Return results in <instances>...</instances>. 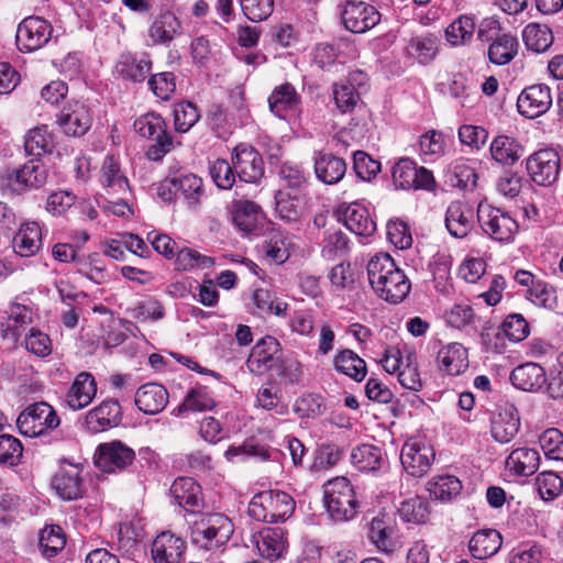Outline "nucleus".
<instances>
[{
    "label": "nucleus",
    "instance_id": "6ab92c4d",
    "mask_svg": "<svg viewBox=\"0 0 563 563\" xmlns=\"http://www.w3.org/2000/svg\"><path fill=\"white\" fill-rule=\"evenodd\" d=\"M80 473L78 465L63 464L52 478V488L65 500L79 498L82 493Z\"/></svg>",
    "mask_w": 563,
    "mask_h": 563
},
{
    "label": "nucleus",
    "instance_id": "8fccbe9b",
    "mask_svg": "<svg viewBox=\"0 0 563 563\" xmlns=\"http://www.w3.org/2000/svg\"><path fill=\"white\" fill-rule=\"evenodd\" d=\"M24 147L27 154L34 156L49 152L53 147V135L47 126L42 125L30 130L25 136Z\"/></svg>",
    "mask_w": 563,
    "mask_h": 563
},
{
    "label": "nucleus",
    "instance_id": "864d4df0",
    "mask_svg": "<svg viewBox=\"0 0 563 563\" xmlns=\"http://www.w3.org/2000/svg\"><path fill=\"white\" fill-rule=\"evenodd\" d=\"M474 31V19L462 15L446 27L445 36L452 45H462L473 36Z\"/></svg>",
    "mask_w": 563,
    "mask_h": 563
},
{
    "label": "nucleus",
    "instance_id": "412c9836",
    "mask_svg": "<svg viewBox=\"0 0 563 563\" xmlns=\"http://www.w3.org/2000/svg\"><path fill=\"white\" fill-rule=\"evenodd\" d=\"M260 554L269 561H276L284 556L287 550L286 532L283 528H264L255 540Z\"/></svg>",
    "mask_w": 563,
    "mask_h": 563
},
{
    "label": "nucleus",
    "instance_id": "c03bdc74",
    "mask_svg": "<svg viewBox=\"0 0 563 563\" xmlns=\"http://www.w3.org/2000/svg\"><path fill=\"white\" fill-rule=\"evenodd\" d=\"M430 496L437 500L448 501L457 496L462 489L461 481L453 475H440L427 484Z\"/></svg>",
    "mask_w": 563,
    "mask_h": 563
},
{
    "label": "nucleus",
    "instance_id": "603ef678",
    "mask_svg": "<svg viewBox=\"0 0 563 563\" xmlns=\"http://www.w3.org/2000/svg\"><path fill=\"white\" fill-rule=\"evenodd\" d=\"M177 192H180L189 206H197L203 194L202 179L194 174L175 178Z\"/></svg>",
    "mask_w": 563,
    "mask_h": 563
},
{
    "label": "nucleus",
    "instance_id": "a18cd8bd",
    "mask_svg": "<svg viewBox=\"0 0 563 563\" xmlns=\"http://www.w3.org/2000/svg\"><path fill=\"white\" fill-rule=\"evenodd\" d=\"M42 554L48 559L54 558L66 544L65 534L59 526H47L40 533L38 540Z\"/></svg>",
    "mask_w": 563,
    "mask_h": 563
},
{
    "label": "nucleus",
    "instance_id": "680f3d73",
    "mask_svg": "<svg viewBox=\"0 0 563 563\" xmlns=\"http://www.w3.org/2000/svg\"><path fill=\"white\" fill-rule=\"evenodd\" d=\"M243 14L252 22L266 20L274 10V0H240Z\"/></svg>",
    "mask_w": 563,
    "mask_h": 563
},
{
    "label": "nucleus",
    "instance_id": "f257e3e1",
    "mask_svg": "<svg viewBox=\"0 0 563 563\" xmlns=\"http://www.w3.org/2000/svg\"><path fill=\"white\" fill-rule=\"evenodd\" d=\"M231 520L218 512L201 514L190 521L191 542L206 550L225 544L233 534Z\"/></svg>",
    "mask_w": 563,
    "mask_h": 563
},
{
    "label": "nucleus",
    "instance_id": "4be33fe9",
    "mask_svg": "<svg viewBox=\"0 0 563 563\" xmlns=\"http://www.w3.org/2000/svg\"><path fill=\"white\" fill-rule=\"evenodd\" d=\"M120 421V406L114 400L102 401L85 417V427L89 432H102Z\"/></svg>",
    "mask_w": 563,
    "mask_h": 563
},
{
    "label": "nucleus",
    "instance_id": "e2e57ef3",
    "mask_svg": "<svg viewBox=\"0 0 563 563\" xmlns=\"http://www.w3.org/2000/svg\"><path fill=\"white\" fill-rule=\"evenodd\" d=\"M23 446L19 439L10 434L0 435V463L14 466L19 464Z\"/></svg>",
    "mask_w": 563,
    "mask_h": 563
},
{
    "label": "nucleus",
    "instance_id": "6e6d98bb",
    "mask_svg": "<svg viewBox=\"0 0 563 563\" xmlns=\"http://www.w3.org/2000/svg\"><path fill=\"white\" fill-rule=\"evenodd\" d=\"M391 177L396 188L411 189L417 177V166L409 158H400L391 169Z\"/></svg>",
    "mask_w": 563,
    "mask_h": 563
},
{
    "label": "nucleus",
    "instance_id": "c9c22d12",
    "mask_svg": "<svg viewBox=\"0 0 563 563\" xmlns=\"http://www.w3.org/2000/svg\"><path fill=\"white\" fill-rule=\"evenodd\" d=\"M363 76L364 74L362 71H355L350 75L346 82L335 84L333 86V98L341 113L351 112L360 101V93L355 89V84L361 86L362 81L357 80V77Z\"/></svg>",
    "mask_w": 563,
    "mask_h": 563
},
{
    "label": "nucleus",
    "instance_id": "5701e85b",
    "mask_svg": "<svg viewBox=\"0 0 563 563\" xmlns=\"http://www.w3.org/2000/svg\"><path fill=\"white\" fill-rule=\"evenodd\" d=\"M510 380L516 388L534 393L545 385L547 373L538 363L528 362L512 369Z\"/></svg>",
    "mask_w": 563,
    "mask_h": 563
},
{
    "label": "nucleus",
    "instance_id": "2f4dec72",
    "mask_svg": "<svg viewBox=\"0 0 563 563\" xmlns=\"http://www.w3.org/2000/svg\"><path fill=\"white\" fill-rule=\"evenodd\" d=\"M539 452L527 446L514 450L506 459V467L520 476L533 475L539 468Z\"/></svg>",
    "mask_w": 563,
    "mask_h": 563
},
{
    "label": "nucleus",
    "instance_id": "de8ad7c7",
    "mask_svg": "<svg viewBox=\"0 0 563 563\" xmlns=\"http://www.w3.org/2000/svg\"><path fill=\"white\" fill-rule=\"evenodd\" d=\"M275 211L277 216L287 223L299 221L301 217L300 199L289 192L278 190L276 196Z\"/></svg>",
    "mask_w": 563,
    "mask_h": 563
},
{
    "label": "nucleus",
    "instance_id": "393cba45",
    "mask_svg": "<svg viewBox=\"0 0 563 563\" xmlns=\"http://www.w3.org/2000/svg\"><path fill=\"white\" fill-rule=\"evenodd\" d=\"M97 393V385L90 373H79L71 384L67 395L66 402L73 410H80L87 407Z\"/></svg>",
    "mask_w": 563,
    "mask_h": 563
},
{
    "label": "nucleus",
    "instance_id": "13d9d810",
    "mask_svg": "<svg viewBox=\"0 0 563 563\" xmlns=\"http://www.w3.org/2000/svg\"><path fill=\"white\" fill-rule=\"evenodd\" d=\"M540 446L545 457L563 461V433L555 428L545 430L539 438Z\"/></svg>",
    "mask_w": 563,
    "mask_h": 563
},
{
    "label": "nucleus",
    "instance_id": "09e8293b",
    "mask_svg": "<svg viewBox=\"0 0 563 563\" xmlns=\"http://www.w3.org/2000/svg\"><path fill=\"white\" fill-rule=\"evenodd\" d=\"M216 406L214 399L207 387L196 386L188 391L183 404L177 408L178 413L184 411H205Z\"/></svg>",
    "mask_w": 563,
    "mask_h": 563
},
{
    "label": "nucleus",
    "instance_id": "f3484780",
    "mask_svg": "<svg viewBox=\"0 0 563 563\" xmlns=\"http://www.w3.org/2000/svg\"><path fill=\"white\" fill-rule=\"evenodd\" d=\"M520 428L517 408L509 402L498 406L492 419V435L499 443L510 442Z\"/></svg>",
    "mask_w": 563,
    "mask_h": 563
},
{
    "label": "nucleus",
    "instance_id": "9b49d317",
    "mask_svg": "<svg viewBox=\"0 0 563 563\" xmlns=\"http://www.w3.org/2000/svg\"><path fill=\"white\" fill-rule=\"evenodd\" d=\"M280 344L273 336H265L256 342L246 361L251 373L263 375L273 369L279 362Z\"/></svg>",
    "mask_w": 563,
    "mask_h": 563
},
{
    "label": "nucleus",
    "instance_id": "5fc2aeb1",
    "mask_svg": "<svg viewBox=\"0 0 563 563\" xmlns=\"http://www.w3.org/2000/svg\"><path fill=\"white\" fill-rule=\"evenodd\" d=\"M280 400L282 389L275 383L262 385L256 394V401L260 407L265 410L276 409L277 413L284 415L287 412V406L280 405Z\"/></svg>",
    "mask_w": 563,
    "mask_h": 563
},
{
    "label": "nucleus",
    "instance_id": "e433bc0d",
    "mask_svg": "<svg viewBox=\"0 0 563 563\" xmlns=\"http://www.w3.org/2000/svg\"><path fill=\"white\" fill-rule=\"evenodd\" d=\"M440 43V37L435 34L418 35L409 41L407 52L419 64L427 65L438 55Z\"/></svg>",
    "mask_w": 563,
    "mask_h": 563
},
{
    "label": "nucleus",
    "instance_id": "49530a36",
    "mask_svg": "<svg viewBox=\"0 0 563 563\" xmlns=\"http://www.w3.org/2000/svg\"><path fill=\"white\" fill-rule=\"evenodd\" d=\"M168 402L167 390L158 384L143 385V415H156Z\"/></svg>",
    "mask_w": 563,
    "mask_h": 563
},
{
    "label": "nucleus",
    "instance_id": "4d7b16f0",
    "mask_svg": "<svg viewBox=\"0 0 563 563\" xmlns=\"http://www.w3.org/2000/svg\"><path fill=\"white\" fill-rule=\"evenodd\" d=\"M199 118L200 113L192 102L183 101L175 104L174 123L178 132H188L198 122Z\"/></svg>",
    "mask_w": 563,
    "mask_h": 563
},
{
    "label": "nucleus",
    "instance_id": "f8f14e48",
    "mask_svg": "<svg viewBox=\"0 0 563 563\" xmlns=\"http://www.w3.org/2000/svg\"><path fill=\"white\" fill-rule=\"evenodd\" d=\"M134 451L120 441L100 444L95 453V464L103 472H115L129 465Z\"/></svg>",
    "mask_w": 563,
    "mask_h": 563
},
{
    "label": "nucleus",
    "instance_id": "7ed1b4c3",
    "mask_svg": "<svg viewBox=\"0 0 563 563\" xmlns=\"http://www.w3.org/2000/svg\"><path fill=\"white\" fill-rule=\"evenodd\" d=\"M323 501L334 521H346L356 514L357 500L353 486L346 477H335L323 486Z\"/></svg>",
    "mask_w": 563,
    "mask_h": 563
},
{
    "label": "nucleus",
    "instance_id": "20e7f679",
    "mask_svg": "<svg viewBox=\"0 0 563 563\" xmlns=\"http://www.w3.org/2000/svg\"><path fill=\"white\" fill-rule=\"evenodd\" d=\"M59 423L53 407L44 401L30 405L16 419L20 432L30 438L42 435L45 431L57 428Z\"/></svg>",
    "mask_w": 563,
    "mask_h": 563
},
{
    "label": "nucleus",
    "instance_id": "79ce46f5",
    "mask_svg": "<svg viewBox=\"0 0 563 563\" xmlns=\"http://www.w3.org/2000/svg\"><path fill=\"white\" fill-rule=\"evenodd\" d=\"M384 284V287L373 289L382 299L390 303L401 302L411 288L410 282L402 271L389 276Z\"/></svg>",
    "mask_w": 563,
    "mask_h": 563
},
{
    "label": "nucleus",
    "instance_id": "ddd939ff",
    "mask_svg": "<svg viewBox=\"0 0 563 563\" xmlns=\"http://www.w3.org/2000/svg\"><path fill=\"white\" fill-rule=\"evenodd\" d=\"M552 106L550 88L544 84L527 87L517 100L518 111L526 118L534 119L545 113Z\"/></svg>",
    "mask_w": 563,
    "mask_h": 563
},
{
    "label": "nucleus",
    "instance_id": "bb28decb",
    "mask_svg": "<svg viewBox=\"0 0 563 563\" xmlns=\"http://www.w3.org/2000/svg\"><path fill=\"white\" fill-rule=\"evenodd\" d=\"M314 173L323 184L334 185L344 177L346 163L331 153H320L314 158Z\"/></svg>",
    "mask_w": 563,
    "mask_h": 563
},
{
    "label": "nucleus",
    "instance_id": "3c124183",
    "mask_svg": "<svg viewBox=\"0 0 563 563\" xmlns=\"http://www.w3.org/2000/svg\"><path fill=\"white\" fill-rule=\"evenodd\" d=\"M178 26L177 18L170 12H165L152 24L148 35L154 43H167L173 40Z\"/></svg>",
    "mask_w": 563,
    "mask_h": 563
},
{
    "label": "nucleus",
    "instance_id": "f704fd0d",
    "mask_svg": "<svg viewBox=\"0 0 563 563\" xmlns=\"http://www.w3.org/2000/svg\"><path fill=\"white\" fill-rule=\"evenodd\" d=\"M438 362L448 374L459 375L468 367L467 351L461 343H450L439 351Z\"/></svg>",
    "mask_w": 563,
    "mask_h": 563
},
{
    "label": "nucleus",
    "instance_id": "a878e982",
    "mask_svg": "<svg viewBox=\"0 0 563 563\" xmlns=\"http://www.w3.org/2000/svg\"><path fill=\"white\" fill-rule=\"evenodd\" d=\"M523 146L515 137L500 134L494 137L489 146L492 158L503 165L512 166L523 155Z\"/></svg>",
    "mask_w": 563,
    "mask_h": 563
},
{
    "label": "nucleus",
    "instance_id": "c85d7f7f",
    "mask_svg": "<svg viewBox=\"0 0 563 563\" xmlns=\"http://www.w3.org/2000/svg\"><path fill=\"white\" fill-rule=\"evenodd\" d=\"M503 544L500 533L495 529L477 531L468 543V549L474 559L485 560L495 555Z\"/></svg>",
    "mask_w": 563,
    "mask_h": 563
},
{
    "label": "nucleus",
    "instance_id": "052dcab7",
    "mask_svg": "<svg viewBox=\"0 0 563 563\" xmlns=\"http://www.w3.org/2000/svg\"><path fill=\"white\" fill-rule=\"evenodd\" d=\"M210 176L220 189H231L236 180L232 162L225 159H217L210 167Z\"/></svg>",
    "mask_w": 563,
    "mask_h": 563
},
{
    "label": "nucleus",
    "instance_id": "aec40b11",
    "mask_svg": "<svg viewBox=\"0 0 563 563\" xmlns=\"http://www.w3.org/2000/svg\"><path fill=\"white\" fill-rule=\"evenodd\" d=\"M445 227L449 233L456 239H463L474 228V210L463 201H453L445 213Z\"/></svg>",
    "mask_w": 563,
    "mask_h": 563
},
{
    "label": "nucleus",
    "instance_id": "0e129e2a",
    "mask_svg": "<svg viewBox=\"0 0 563 563\" xmlns=\"http://www.w3.org/2000/svg\"><path fill=\"white\" fill-rule=\"evenodd\" d=\"M537 487L542 499L553 500L561 494L563 481L554 472H542L537 477Z\"/></svg>",
    "mask_w": 563,
    "mask_h": 563
},
{
    "label": "nucleus",
    "instance_id": "cd10ccee",
    "mask_svg": "<svg viewBox=\"0 0 563 563\" xmlns=\"http://www.w3.org/2000/svg\"><path fill=\"white\" fill-rule=\"evenodd\" d=\"M263 219L261 207L250 200H236L232 206L233 223L244 233L254 232Z\"/></svg>",
    "mask_w": 563,
    "mask_h": 563
},
{
    "label": "nucleus",
    "instance_id": "6e6552de",
    "mask_svg": "<svg viewBox=\"0 0 563 563\" xmlns=\"http://www.w3.org/2000/svg\"><path fill=\"white\" fill-rule=\"evenodd\" d=\"M526 169L534 184L550 186L560 174L559 154L552 148L540 150L526 159Z\"/></svg>",
    "mask_w": 563,
    "mask_h": 563
},
{
    "label": "nucleus",
    "instance_id": "ea45409f",
    "mask_svg": "<svg viewBox=\"0 0 563 563\" xmlns=\"http://www.w3.org/2000/svg\"><path fill=\"white\" fill-rule=\"evenodd\" d=\"M399 271L390 255L377 254L367 264V275L372 288L384 287L386 279Z\"/></svg>",
    "mask_w": 563,
    "mask_h": 563
},
{
    "label": "nucleus",
    "instance_id": "69168bd1",
    "mask_svg": "<svg viewBox=\"0 0 563 563\" xmlns=\"http://www.w3.org/2000/svg\"><path fill=\"white\" fill-rule=\"evenodd\" d=\"M528 299L539 307L554 309L556 307V292L553 287L538 280L528 289Z\"/></svg>",
    "mask_w": 563,
    "mask_h": 563
},
{
    "label": "nucleus",
    "instance_id": "a211bd4d",
    "mask_svg": "<svg viewBox=\"0 0 563 563\" xmlns=\"http://www.w3.org/2000/svg\"><path fill=\"white\" fill-rule=\"evenodd\" d=\"M368 539L380 552L393 553L398 545L393 519L385 514L374 517L369 522Z\"/></svg>",
    "mask_w": 563,
    "mask_h": 563
},
{
    "label": "nucleus",
    "instance_id": "72a5a7b5",
    "mask_svg": "<svg viewBox=\"0 0 563 563\" xmlns=\"http://www.w3.org/2000/svg\"><path fill=\"white\" fill-rule=\"evenodd\" d=\"M489 43L487 51L488 59L497 66L509 64L518 54L519 42L510 33H503Z\"/></svg>",
    "mask_w": 563,
    "mask_h": 563
},
{
    "label": "nucleus",
    "instance_id": "bf43d9fd",
    "mask_svg": "<svg viewBox=\"0 0 563 563\" xmlns=\"http://www.w3.org/2000/svg\"><path fill=\"white\" fill-rule=\"evenodd\" d=\"M398 512L407 522L421 523L429 516V506L422 498L415 497L402 501Z\"/></svg>",
    "mask_w": 563,
    "mask_h": 563
},
{
    "label": "nucleus",
    "instance_id": "37998d69",
    "mask_svg": "<svg viewBox=\"0 0 563 563\" xmlns=\"http://www.w3.org/2000/svg\"><path fill=\"white\" fill-rule=\"evenodd\" d=\"M522 40L528 49L543 53L552 45L553 34L547 25L530 23L523 29Z\"/></svg>",
    "mask_w": 563,
    "mask_h": 563
},
{
    "label": "nucleus",
    "instance_id": "9d476101",
    "mask_svg": "<svg viewBox=\"0 0 563 563\" xmlns=\"http://www.w3.org/2000/svg\"><path fill=\"white\" fill-rule=\"evenodd\" d=\"M232 164L238 178L243 183L256 184L264 176V162L252 146L240 144L232 154Z\"/></svg>",
    "mask_w": 563,
    "mask_h": 563
},
{
    "label": "nucleus",
    "instance_id": "58836bf2",
    "mask_svg": "<svg viewBox=\"0 0 563 563\" xmlns=\"http://www.w3.org/2000/svg\"><path fill=\"white\" fill-rule=\"evenodd\" d=\"M100 181L106 189L113 194H123L129 184L126 177L120 168L118 159L113 155H108L100 169Z\"/></svg>",
    "mask_w": 563,
    "mask_h": 563
},
{
    "label": "nucleus",
    "instance_id": "338daca9",
    "mask_svg": "<svg viewBox=\"0 0 563 563\" xmlns=\"http://www.w3.org/2000/svg\"><path fill=\"white\" fill-rule=\"evenodd\" d=\"M353 169L363 180H371L380 170V163L373 159L367 153L356 151L353 155Z\"/></svg>",
    "mask_w": 563,
    "mask_h": 563
},
{
    "label": "nucleus",
    "instance_id": "dca6fc26",
    "mask_svg": "<svg viewBox=\"0 0 563 563\" xmlns=\"http://www.w3.org/2000/svg\"><path fill=\"white\" fill-rule=\"evenodd\" d=\"M186 542L170 531H162L152 542L153 563H180L184 559Z\"/></svg>",
    "mask_w": 563,
    "mask_h": 563
},
{
    "label": "nucleus",
    "instance_id": "0eeeda50",
    "mask_svg": "<svg viewBox=\"0 0 563 563\" xmlns=\"http://www.w3.org/2000/svg\"><path fill=\"white\" fill-rule=\"evenodd\" d=\"M433 460V448L421 439L411 438L402 445L400 461L411 476H423L430 470Z\"/></svg>",
    "mask_w": 563,
    "mask_h": 563
},
{
    "label": "nucleus",
    "instance_id": "4468645a",
    "mask_svg": "<svg viewBox=\"0 0 563 563\" xmlns=\"http://www.w3.org/2000/svg\"><path fill=\"white\" fill-rule=\"evenodd\" d=\"M92 114L88 106L80 101L68 102L58 117V124L70 136H82L90 129Z\"/></svg>",
    "mask_w": 563,
    "mask_h": 563
},
{
    "label": "nucleus",
    "instance_id": "774afa93",
    "mask_svg": "<svg viewBox=\"0 0 563 563\" xmlns=\"http://www.w3.org/2000/svg\"><path fill=\"white\" fill-rule=\"evenodd\" d=\"M450 181L452 186L462 189L474 188L477 181V174L465 162H456L452 167Z\"/></svg>",
    "mask_w": 563,
    "mask_h": 563
},
{
    "label": "nucleus",
    "instance_id": "2eb2a0df",
    "mask_svg": "<svg viewBox=\"0 0 563 563\" xmlns=\"http://www.w3.org/2000/svg\"><path fill=\"white\" fill-rule=\"evenodd\" d=\"M7 185L13 191L22 192L27 188H37L46 183L47 170L37 159H31L21 168L8 172Z\"/></svg>",
    "mask_w": 563,
    "mask_h": 563
},
{
    "label": "nucleus",
    "instance_id": "473e14b6",
    "mask_svg": "<svg viewBox=\"0 0 563 563\" xmlns=\"http://www.w3.org/2000/svg\"><path fill=\"white\" fill-rule=\"evenodd\" d=\"M345 227L358 236H371L376 231V223L369 211L358 205H350L343 214Z\"/></svg>",
    "mask_w": 563,
    "mask_h": 563
},
{
    "label": "nucleus",
    "instance_id": "39448f33",
    "mask_svg": "<svg viewBox=\"0 0 563 563\" xmlns=\"http://www.w3.org/2000/svg\"><path fill=\"white\" fill-rule=\"evenodd\" d=\"M478 222L486 234L499 242H509L518 231V223L507 212L486 203L477 208Z\"/></svg>",
    "mask_w": 563,
    "mask_h": 563
},
{
    "label": "nucleus",
    "instance_id": "a19ab883",
    "mask_svg": "<svg viewBox=\"0 0 563 563\" xmlns=\"http://www.w3.org/2000/svg\"><path fill=\"white\" fill-rule=\"evenodd\" d=\"M334 368L353 378L356 382H361L365 378L367 368L365 361L360 357L352 350L345 349L340 351L334 360Z\"/></svg>",
    "mask_w": 563,
    "mask_h": 563
},
{
    "label": "nucleus",
    "instance_id": "423d86ee",
    "mask_svg": "<svg viewBox=\"0 0 563 563\" xmlns=\"http://www.w3.org/2000/svg\"><path fill=\"white\" fill-rule=\"evenodd\" d=\"M340 15L345 29L352 33H365L380 21L377 9L364 1H345L341 4Z\"/></svg>",
    "mask_w": 563,
    "mask_h": 563
},
{
    "label": "nucleus",
    "instance_id": "c756f323",
    "mask_svg": "<svg viewBox=\"0 0 563 563\" xmlns=\"http://www.w3.org/2000/svg\"><path fill=\"white\" fill-rule=\"evenodd\" d=\"M41 238L42 232L37 222L23 223L12 240V247L20 256H33L41 247Z\"/></svg>",
    "mask_w": 563,
    "mask_h": 563
},
{
    "label": "nucleus",
    "instance_id": "f03ea898",
    "mask_svg": "<svg viewBox=\"0 0 563 563\" xmlns=\"http://www.w3.org/2000/svg\"><path fill=\"white\" fill-rule=\"evenodd\" d=\"M294 510L292 497L280 490H266L256 494L251 499L247 509L253 519L269 523L285 521Z\"/></svg>",
    "mask_w": 563,
    "mask_h": 563
},
{
    "label": "nucleus",
    "instance_id": "7c9ffc66",
    "mask_svg": "<svg viewBox=\"0 0 563 563\" xmlns=\"http://www.w3.org/2000/svg\"><path fill=\"white\" fill-rule=\"evenodd\" d=\"M170 496L184 508H198L202 504L201 488L191 477H179L170 486Z\"/></svg>",
    "mask_w": 563,
    "mask_h": 563
},
{
    "label": "nucleus",
    "instance_id": "4c0bfd02",
    "mask_svg": "<svg viewBox=\"0 0 563 563\" xmlns=\"http://www.w3.org/2000/svg\"><path fill=\"white\" fill-rule=\"evenodd\" d=\"M351 461L362 472H376L382 468L386 459L380 448L372 444H362L353 449Z\"/></svg>",
    "mask_w": 563,
    "mask_h": 563
},
{
    "label": "nucleus",
    "instance_id": "1a4fd4ad",
    "mask_svg": "<svg viewBox=\"0 0 563 563\" xmlns=\"http://www.w3.org/2000/svg\"><path fill=\"white\" fill-rule=\"evenodd\" d=\"M53 27L40 16L25 18L16 30V44L21 51L33 52L43 47L52 37Z\"/></svg>",
    "mask_w": 563,
    "mask_h": 563
},
{
    "label": "nucleus",
    "instance_id": "b1692460",
    "mask_svg": "<svg viewBox=\"0 0 563 563\" xmlns=\"http://www.w3.org/2000/svg\"><path fill=\"white\" fill-rule=\"evenodd\" d=\"M268 104L275 115L286 119L289 113L299 111L300 96L291 84L285 82L274 88Z\"/></svg>",
    "mask_w": 563,
    "mask_h": 563
}]
</instances>
